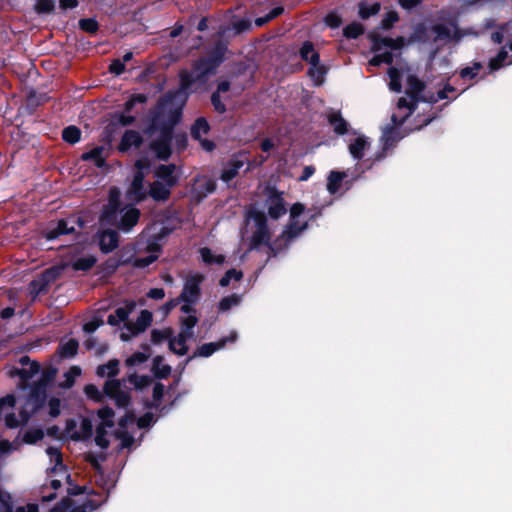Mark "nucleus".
I'll list each match as a JSON object with an SVG mask.
<instances>
[{
	"label": "nucleus",
	"instance_id": "nucleus-31",
	"mask_svg": "<svg viewBox=\"0 0 512 512\" xmlns=\"http://www.w3.org/2000/svg\"><path fill=\"white\" fill-rule=\"evenodd\" d=\"M119 360L111 359L106 364L99 365L96 369V375L99 377H115L119 373Z\"/></svg>",
	"mask_w": 512,
	"mask_h": 512
},
{
	"label": "nucleus",
	"instance_id": "nucleus-6",
	"mask_svg": "<svg viewBox=\"0 0 512 512\" xmlns=\"http://www.w3.org/2000/svg\"><path fill=\"white\" fill-rule=\"evenodd\" d=\"M205 277L201 273H195L186 277L183 289L179 295L182 302H198L201 297V284Z\"/></svg>",
	"mask_w": 512,
	"mask_h": 512
},
{
	"label": "nucleus",
	"instance_id": "nucleus-41",
	"mask_svg": "<svg viewBox=\"0 0 512 512\" xmlns=\"http://www.w3.org/2000/svg\"><path fill=\"white\" fill-rule=\"evenodd\" d=\"M200 255L202 258V261L205 264H216V265H222L225 262V256L222 254L214 255L212 250L208 247H203L200 249Z\"/></svg>",
	"mask_w": 512,
	"mask_h": 512
},
{
	"label": "nucleus",
	"instance_id": "nucleus-22",
	"mask_svg": "<svg viewBox=\"0 0 512 512\" xmlns=\"http://www.w3.org/2000/svg\"><path fill=\"white\" fill-rule=\"evenodd\" d=\"M172 188L173 187H170L163 182L156 180L150 184L148 196L157 202H165L170 198Z\"/></svg>",
	"mask_w": 512,
	"mask_h": 512
},
{
	"label": "nucleus",
	"instance_id": "nucleus-10",
	"mask_svg": "<svg viewBox=\"0 0 512 512\" xmlns=\"http://www.w3.org/2000/svg\"><path fill=\"white\" fill-rule=\"evenodd\" d=\"M243 155L244 153L241 152L238 154H233L231 158L225 163L220 174V179L223 182L229 183L238 176L240 169L246 162L245 159H242Z\"/></svg>",
	"mask_w": 512,
	"mask_h": 512
},
{
	"label": "nucleus",
	"instance_id": "nucleus-15",
	"mask_svg": "<svg viewBox=\"0 0 512 512\" xmlns=\"http://www.w3.org/2000/svg\"><path fill=\"white\" fill-rule=\"evenodd\" d=\"M407 88L406 95L414 101H426V97L422 95L426 88L425 83L420 80L416 75L410 74L406 80Z\"/></svg>",
	"mask_w": 512,
	"mask_h": 512
},
{
	"label": "nucleus",
	"instance_id": "nucleus-38",
	"mask_svg": "<svg viewBox=\"0 0 512 512\" xmlns=\"http://www.w3.org/2000/svg\"><path fill=\"white\" fill-rule=\"evenodd\" d=\"M81 130L75 125H70L62 130V139L68 144L74 145L81 139Z\"/></svg>",
	"mask_w": 512,
	"mask_h": 512
},
{
	"label": "nucleus",
	"instance_id": "nucleus-19",
	"mask_svg": "<svg viewBox=\"0 0 512 512\" xmlns=\"http://www.w3.org/2000/svg\"><path fill=\"white\" fill-rule=\"evenodd\" d=\"M143 144V137L138 131L126 130L118 145V150L121 153L127 152L131 147L140 148Z\"/></svg>",
	"mask_w": 512,
	"mask_h": 512
},
{
	"label": "nucleus",
	"instance_id": "nucleus-44",
	"mask_svg": "<svg viewBox=\"0 0 512 512\" xmlns=\"http://www.w3.org/2000/svg\"><path fill=\"white\" fill-rule=\"evenodd\" d=\"M364 26L359 22H352L343 28V36L347 39H357L364 34Z\"/></svg>",
	"mask_w": 512,
	"mask_h": 512
},
{
	"label": "nucleus",
	"instance_id": "nucleus-59",
	"mask_svg": "<svg viewBox=\"0 0 512 512\" xmlns=\"http://www.w3.org/2000/svg\"><path fill=\"white\" fill-rule=\"evenodd\" d=\"M428 39V30L424 23H418L410 37V42H426Z\"/></svg>",
	"mask_w": 512,
	"mask_h": 512
},
{
	"label": "nucleus",
	"instance_id": "nucleus-37",
	"mask_svg": "<svg viewBox=\"0 0 512 512\" xmlns=\"http://www.w3.org/2000/svg\"><path fill=\"white\" fill-rule=\"evenodd\" d=\"M164 385L160 382L155 383L152 393V401H147L145 407L148 409H158L164 396Z\"/></svg>",
	"mask_w": 512,
	"mask_h": 512
},
{
	"label": "nucleus",
	"instance_id": "nucleus-25",
	"mask_svg": "<svg viewBox=\"0 0 512 512\" xmlns=\"http://www.w3.org/2000/svg\"><path fill=\"white\" fill-rule=\"evenodd\" d=\"M300 57L303 61L316 67L320 63V55L315 51L314 45L311 41H305L300 48Z\"/></svg>",
	"mask_w": 512,
	"mask_h": 512
},
{
	"label": "nucleus",
	"instance_id": "nucleus-51",
	"mask_svg": "<svg viewBox=\"0 0 512 512\" xmlns=\"http://www.w3.org/2000/svg\"><path fill=\"white\" fill-rule=\"evenodd\" d=\"M290 243L281 234L273 243L269 244V257H276L281 251L287 249Z\"/></svg>",
	"mask_w": 512,
	"mask_h": 512
},
{
	"label": "nucleus",
	"instance_id": "nucleus-53",
	"mask_svg": "<svg viewBox=\"0 0 512 512\" xmlns=\"http://www.w3.org/2000/svg\"><path fill=\"white\" fill-rule=\"evenodd\" d=\"M173 335V330L171 328H165L163 330L153 329L151 331V342L154 345L160 344L164 340H169Z\"/></svg>",
	"mask_w": 512,
	"mask_h": 512
},
{
	"label": "nucleus",
	"instance_id": "nucleus-42",
	"mask_svg": "<svg viewBox=\"0 0 512 512\" xmlns=\"http://www.w3.org/2000/svg\"><path fill=\"white\" fill-rule=\"evenodd\" d=\"M241 300V296L236 293L225 296L218 303V311L226 312L230 310L232 307L239 305Z\"/></svg>",
	"mask_w": 512,
	"mask_h": 512
},
{
	"label": "nucleus",
	"instance_id": "nucleus-2",
	"mask_svg": "<svg viewBox=\"0 0 512 512\" xmlns=\"http://www.w3.org/2000/svg\"><path fill=\"white\" fill-rule=\"evenodd\" d=\"M215 73L216 70L200 57L192 63L191 71L183 69L179 72V88L177 90H169L160 98V104H171L178 100L180 102L178 107L183 109L189 95L192 93V86L196 83L205 85L209 76Z\"/></svg>",
	"mask_w": 512,
	"mask_h": 512
},
{
	"label": "nucleus",
	"instance_id": "nucleus-4",
	"mask_svg": "<svg viewBox=\"0 0 512 512\" xmlns=\"http://www.w3.org/2000/svg\"><path fill=\"white\" fill-rule=\"evenodd\" d=\"M61 275V267L53 266L44 270L41 275L30 282V294L36 297L49 291L50 285Z\"/></svg>",
	"mask_w": 512,
	"mask_h": 512
},
{
	"label": "nucleus",
	"instance_id": "nucleus-47",
	"mask_svg": "<svg viewBox=\"0 0 512 512\" xmlns=\"http://www.w3.org/2000/svg\"><path fill=\"white\" fill-rule=\"evenodd\" d=\"M380 8H381V6H380V3H378V2H375L371 5H367L366 3L361 2L359 4L358 14L361 19L366 20V19L370 18L371 16L376 15L380 11Z\"/></svg>",
	"mask_w": 512,
	"mask_h": 512
},
{
	"label": "nucleus",
	"instance_id": "nucleus-45",
	"mask_svg": "<svg viewBox=\"0 0 512 512\" xmlns=\"http://www.w3.org/2000/svg\"><path fill=\"white\" fill-rule=\"evenodd\" d=\"M50 512H86L84 508L74 507L73 500L69 497L63 498Z\"/></svg>",
	"mask_w": 512,
	"mask_h": 512
},
{
	"label": "nucleus",
	"instance_id": "nucleus-62",
	"mask_svg": "<svg viewBox=\"0 0 512 512\" xmlns=\"http://www.w3.org/2000/svg\"><path fill=\"white\" fill-rule=\"evenodd\" d=\"M55 10L54 0H37L35 4V11L38 14H50Z\"/></svg>",
	"mask_w": 512,
	"mask_h": 512
},
{
	"label": "nucleus",
	"instance_id": "nucleus-33",
	"mask_svg": "<svg viewBox=\"0 0 512 512\" xmlns=\"http://www.w3.org/2000/svg\"><path fill=\"white\" fill-rule=\"evenodd\" d=\"M345 172L331 171L327 179V190L330 194H335L339 191L340 186L344 178L346 177Z\"/></svg>",
	"mask_w": 512,
	"mask_h": 512
},
{
	"label": "nucleus",
	"instance_id": "nucleus-35",
	"mask_svg": "<svg viewBox=\"0 0 512 512\" xmlns=\"http://www.w3.org/2000/svg\"><path fill=\"white\" fill-rule=\"evenodd\" d=\"M93 425L90 419L84 418L81 421L80 432L74 431L71 438L75 441L87 440L92 437Z\"/></svg>",
	"mask_w": 512,
	"mask_h": 512
},
{
	"label": "nucleus",
	"instance_id": "nucleus-1",
	"mask_svg": "<svg viewBox=\"0 0 512 512\" xmlns=\"http://www.w3.org/2000/svg\"><path fill=\"white\" fill-rule=\"evenodd\" d=\"M168 104H160V99L154 109L150 111V123L144 130L152 135L159 132V136L149 143V149L162 161H167L172 155V140L174 128L182 118V108L170 109L165 115L164 110Z\"/></svg>",
	"mask_w": 512,
	"mask_h": 512
},
{
	"label": "nucleus",
	"instance_id": "nucleus-16",
	"mask_svg": "<svg viewBox=\"0 0 512 512\" xmlns=\"http://www.w3.org/2000/svg\"><path fill=\"white\" fill-rule=\"evenodd\" d=\"M227 341H228V338H222L217 342H209V343H204V344L200 345L194 351L193 355L189 356L185 360V364H188L195 357H205V358L210 357L216 351L224 348Z\"/></svg>",
	"mask_w": 512,
	"mask_h": 512
},
{
	"label": "nucleus",
	"instance_id": "nucleus-30",
	"mask_svg": "<svg viewBox=\"0 0 512 512\" xmlns=\"http://www.w3.org/2000/svg\"><path fill=\"white\" fill-rule=\"evenodd\" d=\"M308 228V222L299 225L297 220H291L282 232V237L286 238L287 242H291L294 238L300 235L301 232Z\"/></svg>",
	"mask_w": 512,
	"mask_h": 512
},
{
	"label": "nucleus",
	"instance_id": "nucleus-21",
	"mask_svg": "<svg viewBox=\"0 0 512 512\" xmlns=\"http://www.w3.org/2000/svg\"><path fill=\"white\" fill-rule=\"evenodd\" d=\"M75 233V228L73 226H68V221L66 219L58 220L57 224L53 228H47L43 231V237L49 241L55 240L61 235L73 234Z\"/></svg>",
	"mask_w": 512,
	"mask_h": 512
},
{
	"label": "nucleus",
	"instance_id": "nucleus-7",
	"mask_svg": "<svg viewBox=\"0 0 512 512\" xmlns=\"http://www.w3.org/2000/svg\"><path fill=\"white\" fill-rule=\"evenodd\" d=\"M145 175L142 171H136L133 179L125 192V198L130 204L136 205L148 197V191L144 186Z\"/></svg>",
	"mask_w": 512,
	"mask_h": 512
},
{
	"label": "nucleus",
	"instance_id": "nucleus-64",
	"mask_svg": "<svg viewBox=\"0 0 512 512\" xmlns=\"http://www.w3.org/2000/svg\"><path fill=\"white\" fill-rule=\"evenodd\" d=\"M399 20V15L396 11H389L385 14L384 18L381 20L380 27L383 30L391 29L394 24Z\"/></svg>",
	"mask_w": 512,
	"mask_h": 512
},
{
	"label": "nucleus",
	"instance_id": "nucleus-32",
	"mask_svg": "<svg viewBox=\"0 0 512 512\" xmlns=\"http://www.w3.org/2000/svg\"><path fill=\"white\" fill-rule=\"evenodd\" d=\"M49 100V97L46 93H37L36 91H31L26 99L27 109L33 113L40 105H43Z\"/></svg>",
	"mask_w": 512,
	"mask_h": 512
},
{
	"label": "nucleus",
	"instance_id": "nucleus-26",
	"mask_svg": "<svg viewBox=\"0 0 512 512\" xmlns=\"http://www.w3.org/2000/svg\"><path fill=\"white\" fill-rule=\"evenodd\" d=\"M47 386L35 382L30 389V400L35 404V408H40L44 405L47 399Z\"/></svg>",
	"mask_w": 512,
	"mask_h": 512
},
{
	"label": "nucleus",
	"instance_id": "nucleus-14",
	"mask_svg": "<svg viewBox=\"0 0 512 512\" xmlns=\"http://www.w3.org/2000/svg\"><path fill=\"white\" fill-rule=\"evenodd\" d=\"M227 43L218 40L215 42L213 48L208 52L207 56L202 57L208 65H210L214 70H217V68L224 62L225 60V54L227 52Z\"/></svg>",
	"mask_w": 512,
	"mask_h": 512
},
{
	"label": "nucleus",
	"instance_id": "nucleus-13",
	"mask_svg": "<svg viewBox=\"0 0 512 512\" xmlns=\"http://www.w3.org/2000/svg\"><path fill=\"white\" fill-rule=\"evenodd\" d=\"M98 245L102 253L108 254L119 245V234L115 230L106 229L98 233Z\"/></svg>",
	"mask_w": 512,
	"mask_h": 512
},
{
	"label": "nucleus",
	"instance_id": "nucleus-61",
	"mask_svg": "<svg viewBox=\"0 0 512 512\" xmlns=\"http://www.w3.org/2000/svg\"><path fill=\"white\" fill-rule=\"evenodd\" d=\"M57 374V369L50 365L46 368H44L41 372L40 379L37 381L40 384L48 386L53 382Z\"/></svg>",
	"mask_w": 512,
	"mask_h": 512
},
{
	"label": "nucleus",
	"instance_id": "nucleus-49",
	"mask_svg": "<svg viewBox=\"0 0 512 512\" xmlns=\"http://www.w3.org/2000/svg\"><path fill=\"white\" fill-rule=\"evenodd\" d=\"M40 371V364L35 361L28 365V367H23L21 369L17 370V375L20 377V379L24 382L30 380L32 377H34L38 372Z\"/></svg>",
	"mask_w": 512,
	"mask_h": 512
},
{
	"label": "nucleus",
	"instance_id": "nucleus-3",
	"mask_svg": "<svg viewBox=\"0 0 512 512\" xmlns=\"http://www.w3.org/2000/svg\"><path fill=\"white\" fill-rule=\"evenodd\" d=\"M123 211L121 193L117 187H111L108 194V202L103 206L100 221L106 225H114L119 213Z\"/></svg>",
	"mask_w": 512,
	"mask_h": 512
},
{
	"label": "nucleus",
	"instance_id": "nucleus-28",
	"mask_svg": "<svg viewBox=\"0 0 512 512\" xmlns=\"http://www.w3.org/2000/svg\"><path fill=\"white\" fill-rule=\"evenodd\" d=\"M370 146L365 136L357 137L352 143L349 144V152L356 160H361L364 157V151Z\"/></svg>",
	"mask_w": 512,
	"mask_h": 512
},
{
	"label": "nucleus",
	"instance_id": "nucleus-29",
	"mask_svg": "<svg viewBox=\"0 0 512 512\" xmlns=\"http://www.w3.org/2000/svg\"><path fill=\"white\" fill-rule=\"evenodd\" d=\"M163 356L158 355L154 357L152 364V372L157 379H167L171 374V366L163 364Z\"/></svg>",
	"mask_w": 512,
	"mask_h": 512
},
{
	"label": "nucleus",
	"instance_id": "nucleus-40",
	"mask_svg": "<svg viewBox=\"0 0 512 512\" xmlns=\"http://www.w3.org/2000/svg\"><path fill=\"white\" fill-rule=\"evenodd\" d=\"M97 262V258L93 255L87 257H80L71 263V268L74 271H88Z\"/></svg>",
	"mask_w": 512,
	"mask_h": 512
},
{
	"label": "nucleus",
	"instance_id": "nucleus-11",
	"mask_svg": "<svg viewBox=\"0 0 512 512\" xmlns=\"http://www.w3.org/2000/svg\"><path fill=\"white\" fill-rule=\"evenodd\" d=\"M370 39L372 41V50L375 52L380 51L383 47L390 48L391 50H400L406 44V39L403 36H398L394 39L380 35H371Z\"/></svg>",
	"mask_w": 512,
	"mask_h": 512
},
{
	"label": "nucleus",
	"instance_id": "nucleus-43",
	"mask_svg": "<svg viewBox=\"0 0 512 512\" xmlns=\"http://www.w3.org/2000/svg\"><path fill=\"white\" fill-rule=\"evenodd\" d=\"M388 76L390 78L389 88L394 92H401L402 72L396 67H390L388 69Z\"/></svg>",
	"mask_w": 512,
	"mask_h": 512
},
{
	"label": "nucleus",
	"instance_id": "nucleus-46",
	"mask_svg": "<svg viewBox=\"0 0 512 512\" xmlns=\"http://www.w3.org/2000/svg\"><path fill=\"white\" fill-rule=\"evenodd\" d=\"M78 27L88 34L95 35L99 31L100 25L95 18H81L78 21Z\"/></svg>",
	"mask_w": 512,
	"mask_h": 512
},
{
	"label": "nucleus",
	"instance_id": "nucleus-48",
	"mask_svg": "<svg viewBox=\"0 0 512 512\" xmlns=\"http://www.w3.org/2000/svg\"><path fill=\"white\" fill-rule=\"evenodd\" d=\"M98 417L101 419V425L106 428H111L114 426L113 417L115 415L114 410L109 407L105 406L98 410L97 412Z\"/></svg>",
	"mask_w": 512,
	"mask_h": 512
},
{
	"label": "nucleus",
	"instance_id": "nucleus-58",
	"mask_svg": "<svg viewBox=\"0 0 512 512\" xmlns=\"http://www.w3.org/2000/svg\"><path fill=\"white\" fill-rule=\"evenodd\" d=\"M121 390V382L117 379H109L105 382L103 387V393L107 397L113 399V397Z\"/></svg>",
	"mask_w": 512,
	"mask_h": 512
},
{
	"label": "nucleus",
	"instance_id": "nucleus-52",
	"mask_svg": "<svg viewBox=\"0 0 512 512\" xmlns=\"http://www.w3.org/2000/svg\"><path fill=\"white\" fill-rule=\"evenodd\" d=\"M44 438V431L41 428H32L27 430L23 435V442L26 444H36Z\"/></svg>",
	"mask_w": 512,
	"mask_h": 512
},
{
	"label": "nucleus",
	"instance_id": "nucleus-54",
	"mask_svg": "<svg viewBox=\"0 0 512 512\" xmlns=\"http://www.w3.org/2000/svg\"><path fill=\"white\" fill-rule=\"evenodd\" d=\"M199 319L197 315H188L180 318L181 331L193 335V329L197 325Z\"/></svg>",
	"mask_w": 512,
	"mask_h": 512
},
{
	"label": "nucleus",
	"instance_id": "nucleus-57",
	"mask_svg": "<svg viewBox=\"0 0 512 512\" xmlns=\"http://www.w3.org/2000/svg\"><path fill=\"white\" fill-rule=\"evenodd\" d=\"M243 277V273L240 270L234 268L229 269L225 272L224 276L220 279L219 285L221 287H227L231 280L240 281Z\"/></svg>",
	"mask_w": 512,
	"mask_h": 512
},
{
	"label": "nucleus",
	"instance_id": "nucleus-56",
	"mask_svg": "<svg viewBox=\"0 0 512 512\" xmlns=\"http://www.w3.org/2000/svg\"><path fill=\"white\" fill-rule=\"evenodd\" d=\"M84 393L87 396L88 399L96 402L101 403L104 400L103 393L98 389V387L94 384H87L84 387Z\"/></svg>",
	"mask_w": 512,
	"mask_h": 512
},
{
	"label": "nucleus",
	"instance_id": "nucleus-60",
	"mask_svg": "<svg viewBox=\"0 0 512 512\" xmlns=\"http://www.w3.org/2000/svg\"><path fill=\"white\" fill-rule=\"evenodd\" d=\"M217 183L216 180L212 178L206 179L204 182L199 184L198 186V194L201 197H206L208 194H212L216 191Z\"/></svg>",
	"mask_w": 512,
	"mask_h": 512
},
{
	"label": "nucleus",
	"instance_id": "nucleus-17",
	"mask_svg": "<svg viewBox=\"0 0 512 512\" xmlns=\"http://www.w3.org/2000/svg\"><path fill=\"white\" fill-rule=\"evenodd\" d=\"M130 259L121 260L116 258L115 256H111L102 262L97 267V275H100L102 278L111 277L120 266H124L130 263Z\"/></svg>",
	"mask_w": 512,
	"mask_h": 512
},
{
	"label": "nucleus",
	"instance_id": "nucleus-20",
	"mask_svg": "<svg viewBox=\"0 0 512 512\" xmlns=\"http://www.w3.org/2000/svg\"><path fill=\"white\" fill-rule=\"evenodd\" d=\"M452 25L455 28L454 33H452L451 29L445 24L437 23L432 25L431 31L435 34L434 41L459 40L462 37V33L455 23H452Z\"/></svg>",
	"mask_w": 512,
	"mask_h": 512
},
{
	"label": "nucleus",
	"instance_id": "nucleus-34",
	"mask_svg": "<svg viewBox=\"0 0 512 512\" xmlns=\"http://www.w3.org/2000/svg\"><path fill=\"white\" fill-rule=\"evenodd\" d=\"M79 342L71 338L66 343L60 344L58 347V354L62 358H72L78 353Z\"/></svg>",
	"mask_w": 512,
	"mask_h": 512
},
{
	"label": "nucleus",
	"instance_id": "nucleus-27",
	"mask_svg": "<svg viewBox=\"0 0 512 512\" xmlns=\"http://www.w3.org/2000/svg\"><path fill=\"white\" fill-rule=\"evenodd\" d=\"M104 147L96 146L90 151H87L81 155V160L83 161H93L95 166L98 168H103L106 166V160L103 157Z\"/></svg>",
	"mask_w": 512,
	"mask_h": 512
},
{
	"label": "nucleus",
	"instance_id": "nucleus-8",
	"mask_svg": "<svg viewBox=\"0 0 512 512\" xmlns=\"http://www.w3.org/2000/svg\"><path fill=\"white\" fill-rule=\"evenodd\" d=\"M267 202L270 218L277 220L286 214L287 208L283 199V192L278 191L276 188H270Z\"/></svg>",
	"mask_w": 512,
	"mask_h": 512
},
{
	"label": "nucleus",
	"instance_id": "nucleus-5",
	"mask_svg": "<svg viewBox=\"0 0 512 512\" xmlns=\"http://www.w3.org/2000/svg\"><path fill=\"white\" fill-rule=\"evenodd\" d=\"M254 220L256 222V230L251 237L249 250H257L260 245H266L269 248L271 235L267 226L266 216L262 212H256Z\"/></svg>",
	"mask_w": 512,
	"mask_h": 512
},
{
	"label": "nucleus",
	"instance_id": "nucleus-23",
	"mask_svg": "<svg viewBox=\"0 0 512 512\" xmlns=\"http://www.w3.org/2000/svg\"><path fill=\"white\" fill-rule=\"evenodd\" d=\"M152 321V312L149 310H142L137 317L136 322L128 326V329L132 332V334L137 335L144 332L151 325Z\"/></svg>",
	"mask_w": 512,
	"mask_h": 512
},
{
	"label": "nucleus",
	"instance_id": "nucleus-39",
	"mask_svg": "<svg viewBox=\"0 0 512 512\" xmlns=\"http://www.w3.org/2000/svg\"><path fill=\"white\" fill-rule=\"evenodd\" d=\"M127 381L132 384L136 390H143L152 383L153 379L149 375H138L134 372L128 375Z\"/></svg>",
	"mask_w": 512,
	"mask_h": 512
},
{
	"label": "nucleus",
	"instance_id": "nucleus-12",
	"mask_svg": "<svg viewBox=\"0 0 512 512\" xmlns=\"http://www.w3.org/2000/svg\"><path fill=\"white\" fill-rule=\"evenodd\" d=\"M383 145L380 151L374 155V161L383 160L387 152L392 149L396 143L401 139L399 131L395 127H388L383 135Z\"/></svg>",
	"mask_w": 512,
	"mask_h": 512
},
{
	"label": "nucleus",
	"instance_id": "nucleus-63",
	"mask_svg": "<svg viewBox=\"0 0 512 512\" xmlns=\"http://www.w3.org/2000/svg\"><path fill=\"white\" fill-rule=\"evenodd\" d=\"M481 68L482 65L480 62H474L473 66L462 68L459 72V75L462 79H474L478 75Z\"/></svg>",
	"mask_w": 512,
	"mask_h": 512
},
{
	"label": "nucleus",
	"instance_id": "nucleus-9",
	"mask_svg": "<svg viewBox=\"0 0 512 512\" xmlns=\"http://www.w3.org/2000/svg\"><path fill=\"white\" fill-rule=\"evenodd\" d=\"M121 217L116 220L113 225L123 232H129L138 222L141 216V212L133 204L127 205L121 212Z\"/></svg>",
	"mask_w": 512,
	"mask_h": 512
},
{
	"label": "nucleus",
	"instance_id": "nucleus-50",
	"mask_svg": "<svg viewBox=\"0 0 512 512\" xmlns=\"http://www.w3.org/2000/svg\"><path fill=\"white\" fill-rule=\"evenodd\" d=\"M125 305L123 307H118L115 310V316L120 320V322H124L128 319L129 315L135 310L136 302L134 300H126Z\"/></svg>",
	"mask_w": 512,
	"mask_h": 512
},
{
	"label": "nucleus",
	"instance_id": "nucleus-24",
	"mask_svg": "<svg viewBox=\"0 0 512 512\" xmlns=\"http://www.w3.org/2000/svg\"><path fill=\"white\" fill-rule=\"evenodd\" d=\"M328 123L333 128V132L337 135H345L348 132L349 124L343 118L340 111L332 112L327 117Z\"/></svg>",
	"mask_w": 512,
	"mask_h": 512
},
{
	"label": "nucleus",
	"instance_id": "nucleus-36",
	"mask_svg": "<svg viewBox=\"0 0 512 512\" xmlns=\"http://www.w3.org/2000/svg\"><path fill=\"white\" fill-rule=\"evenodd\" d=\"M210 131V125L206 118L199 117L195 120L191 127V136L195 140H201L202 134H207Z\"/></svg>",
	"mask_w": 512,
	"mask_h": 512
},
{
	"label": "nucleus",
	"instance_id": "nucleus-55",
	"mask_svg": "<svg viewBox=\"0 0 512 512\" xmlns=\"http://www.w3.org/2000/svg\"><path fill=\"white\" fill-rule=\"evenodd\" d=\"M394 60V56L392 52L385 51L383 53L375 54L369 61V64L372 66H380L381 64H392Z\"/></svg>",
	"mask_w": 512,
	"mask_h": 512
},
{
	"label": "nucleus",
	"instance_id": "nucleus-18",
	"mask_svg": "<svg viewBox=\"0 0 512 512\" xmlns=\"http://www.w3.org/2000/svg\"><path fill=\"white\" fill-rule=\"evenodd\" d=\"M176 166L175 164H160L154 171V175L156 178L159 179V181L163 182L164 184L174 187L178 183V176H176L175 173Z\"/></svg>",
	"mask_w": 512,
	"mask_h": 512
}]
</instances>
